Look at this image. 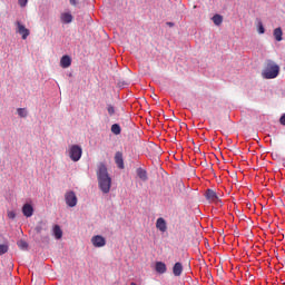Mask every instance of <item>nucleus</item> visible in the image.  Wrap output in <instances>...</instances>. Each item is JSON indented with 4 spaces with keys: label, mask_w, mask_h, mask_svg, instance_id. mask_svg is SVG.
I'll list each match as a JSON object with an SVG mask.
<instances>
[{
    "label": "nucleus",
    "mask_w": 285,
    "mask_h": 285,
    "mask_svg": "<svg viewBox=\"0 0 285 285\" xmlns=\"http://www.w3.org/2000/svg\"><path fill=\"white\" fill-rule=\"evenodd\" d=\"M96 175L98 179V186L101 193L108 195V193H110V188L112 187V178L108 174V167H106V164L100 163L98 165Z\"/></svg>",
    "instance_id": "1"
},
{
    "label": "nucleus",
    "mask_w": 285,
    "mask_h": 285,
    "mask_svg": "<svg viewBox=\"0 0 285 285\" xmlns=\"http://www.w3.org/2000/svg\"><path fill=\"white\" fill-rule=\"evenodd\" d=\"M262 75L264 79H275L279 75V66L273 60H267Z\"/></svg>",
    "instance_id": "2"
},
{
    "label": "nucleus",
    "mask_w": 285,
    "mask_h": 285,
    "mask_svg": "<svg viewBox=\"0 0 285 285\" xmlns=\"http://www.w3.org/2000/svg\"><path fill=\"white\" fill-rule=\"evenodd\" d=\"M82 154H83V150L79 145H73L69 149V157L71 161H79V159H81Z\"/></svg>",
    "instance_id": "3"
},
{
    "label": "nucleus",
    "mask_w": 285,
    "mask_h": 285,
    "mask_svg": "<svg viewBox=\"0 0 285 285\" xmlns=\"http://www.w3.org/2000/svg\"><path fill=\"white\" fill-rule=\"evenodd\" d=\"M65 202L67 204V206H69V208H75V206H77V194H75V191H67L65 194Z\"/></svg>",
    "instance_id": "4"
},
{
    "label": "nucleus",
    "mask_w": 285,
    "mask_h": 285,
    "mask_svg": "<svg viewBox=\"0 0 285 285\" xmlns=\"http://www.w3.org/2000/svg\"><path fill=\"white\" fill-rule=\"evenodd\" d=\"M16 26H17L16 32H18V35H21L23 40H26V39H28V37H30V29L26 28V26H23L21 23V21H17Z\"/></svg>",
    "instance_id": "5"
},
{
    "label": "nucleus",
    "mask_w": 285,
    "mask_h": 285,
    "mask_svg": "<svg viewBox=\"0 0 285 285\" xmlns=\"http://www.w3.org/2000/svg\"><path fill=\"white\" fill-rule=\"evenodd\" d=\"M91 244L95 248H104L106 246V238L101 235H96L91 238Z\"/></svg>",
    "instance_id": "6"
},
{
    "label": "nucleus",
    "mask_w": 285,
    "mask_h": 285,
    "mask_svg": "<svg viewBox=\"0 0 285 285\" xmlns=\"http://www.w3.org/2000/svg\"><path fill=\"white\" fill-rule=\"evenodd\" d=\"M22 214L24 217H32V215H35V207H32L30 204H24L22 206Z\"/></svg>",
    "instance_id": "7"
},
{
    "label": "nucleus",
    "mask_w": 285,
    "mask_h": 285,
    "mask_svg": "<svg viewBox=\"0 0 285 285\" xmlns=\"http://www.w3.org/2000/svg\"><path fill=\"white\" fill-rule=\"evenodd\" d=\"M115 163L120 168V170H124V154L121 151H117L115 155Z\"/></svg>",
    "instance_id": "8"
},
{
    "label": "nucleus",
    "mask_w": 285,
    "mask_h": 285,
    "mask_svg": "<svg viewBox=\"0 0 285 285\" xmlns=\"http://www.w3.org/2000/svg\"><path fill=\"white\" fill-rule=\"evenodd\" d=\"M156 228L158 229V230H160V233H166V230H168V226L166 225V219H164V218H158L157 220H156Z\"/></svg>",
    "instance_id": "9"
},
{
    "label": "nucleus",
    "mask_w": 285,
    "mask_h": 285,
    "mask_svg": "<svg viewBox=\"0 0 285 285\" xmlns=\"http://www.w3.org/2000/svg\"><path fill=\"white\" fill-rule=\"evenodd\" d=\"M205 195L208 202H219V196H217V193L213 189H207Z\"/></svg>",
    "instance_id": "10"
},
{
    "label": "nucleus",
    "mask_w": 285,
    "mask_h": 285,
    "mask_svg": "<svg viewBox=\"0 0 285 285\" xmlns=\"http://www.w3.org/2000/svg\"><path fill=\"white\" fill-rule=\"evenodd\" d=\"M173 273L175 277H181V274L184 273V265L181 263H175Z\"/></svg>",
    "instance_id": "11"
},
{
    "label": "nucleus",
    "mask_w": 285,
    "mask_h": 285,
    "mask_svg": "<svg viewBox=\"0 0 285 285\" xmlns=\"http://www.w3.org/2000/svg\"><path fill=\"white\" fill-rule=\"evenodd\" d=\"M60 66L61 68H70V66H72V59L70 56H62L60 59Z\"/></svg>",
    "instance_id": "12"
},
{
    "label": "nucleus",
    "mask_w": 285,
    "mask_h": 285,
    "mask_svg": "<svg viewBox=\"0 0 285 285\" xmlns=\"http://www.w3.org/2000/svg\"><path fill=\"white\" fill-rule=\"evenodd\" d=\"M60 20L62 23H72V13L70 12L61 13Z\"/></svg>",
    "instance_id": "13"
},
{
    "label": "nucleus",
    "mask_w": 285,
    "mask_h": 285,
    "mask_svg": "<svg viewBox=\"0 0 285 285\" xmlns=\"http://www.w3.org/2000/svg\"><path fill=\"white\" fill-rule=\"evenodd\" d=\"M136 173L141 181H148V173L144 168H138Z\"/></svg>",
    "instance_id": "14"
},
{
    "label": "nucleus",
    "mask_w": 285,
    "mask_h": 285,
    "mask_svg": "<svg viewBox=\"0 0 285 285\" xmlns=\"http://www.w3.org/2000/svg\"><path fill=\"white\" fill-rule=\"evenodd\" d=\"M273 35H274V38H275L276 41H283V39H284L283 38L284 37V31H282L281 27L274 29Z\"/></svg>",
    "instance_id": "15"
},
{
    "label": "nucleus",
    "mask_w": 285,
    "mask_h": 285,
    "mask_svg": "<svg viewBox=\"0 0 285 285\" xmlns=\"http://www.w3.org/2000/svg\"><path fill=\"white\" fill-rule=\"evenodd\" d=\"M167 267L166 264L164 262H157L156 263V273H159L160 275H164V273H166Z\"/></svg>",
    "instance_id": "16"
},
{
    "label": "nucleus",
    "mask_w": 285,
    "mask_h": 285,
    "mask_svg": "<svg viewBox=\"0 0 285 285\" xmlns=\"http://www.w3.org/2000/svg\"><path fill=\"white\" fill-rule=\"evenodd\" d=\"M53 235L57 239H61L63 237V230H61L59 225L53 226Z\"/></svg>",
    "instance_id": "17"
},
{
    "label": "nucleus",
    "mask_w": 285,
    "mask_h": 285,
    "mask_svg": "<svg viewBox=\"0 0 285 285\" xmlns=\"http://www.w3.org/2000/svg\"><path fill=\"white\" fill-rule=\"evenodd\" d=\"M212 21H214L215 26H222L224 18L220 14H215Z\"/></svg>",
    "instance_id": "18"
},
{
    "label": "nucleus",
    "mask_w": 285,
    "mask_h": 285,
    "mask_svg": "<svg viewBox=\"0 0 285 285\" xmlns=\"http://www.w3.org/2000/svg\"><path fill=\"white\" fill-rule=\"evenodd\" d=\"M17 114L22 119H26V117H28V110L26 108H18Z\"/></svg>",
    "instance_id": "19"
},
{
    "label": "nucleus",
    "mask_w": 285,
    "mask_h": 285,
    "mask_svg": "<svg viewBox=\"0 0 285 285\" xmlns=\"http://www.w3.org/2000/svg\"><path fill=\"white\" fill-rule=\"evenodd\" d=\"M111 132L114 135H121V127L118 124L111 126Z\"/></svg>",
    "instance_id": "20"
},
{
    "label": "nucleus",
    "mask_w": 285,
    "mask_h": 285,
    "mask_svg": "<svg viewBox=\"0 0 285 285\" xmlns=\"http://www.w3.org/2000/svg\"><path fill=\"white\" fill-rule=\"evenodd\" d=\"M18 247L20 248V250H28V243L26 240H19Z\"/></svg>",
    "instance_id": "21"
},
{
    "label": "nucleus",
    "mask_w": 285,
    "mask_h": 285,
    "mask_svg": "<svg viewBox=\"0 0 285 285\" xmlns=\"http://www.w3.org/2000/svg\"><path fill=\"white\" fill-rule=\"evenodd\" d=\"M257 32L258 35H264V32H266V29L264 28V23H262V21H258L257 23Z\"/></svg>",
    "instance_id": "22"
},
{
    "label": "nucleus",
    "mask_w": 285,
    "mask_h": 285,
    "mask_svg": "<svg viewBox=\"0 0 285 285\" xmlns=\"http://www.w3.org/2000/svg\"><path fill=\"white\" fill-rule=\"evenodd\" d=\"M107 111H108V115L112 117V115H115V107L112 105H108Z\"/></svg>",
    "instance_id": "23"
},
{
    "label": "nucleus",
    "mask_w": 285,
    "mask_h": 285,
    "mask_svg": "<svg viewBox=\"0 0 285 285\" xmlns=\"http://www.w3.org/2000/svg\"><path fill=\"white\" fill-rule=\"evenodd\" d=\"M8 252V245H0V255H6Z\"/></svg>",
    "instance_id": "24"
},
{
    "label": "nucleus",
    "mask_w": 285,
    "mask_h": 285,
    "mask_svg": "<svg viewBox=\"0 0 285 285\" xmlns=\"http://www.w3.org/2000/svg\"><path fill=\"white\" fill-rule=\"evenodd\" d=\"M18 3L20 8H26V6H28V0H18Z\"/></svg>",
    "instance_id": "25"
},
{
    "label": "nucleus",
    "mask_w": 285,
    "mask_h": 285,
    "mask_svg": "<svg viewBox=\"0 0 285 285\" xmlns=\"http://www.w3.org/2000/svg\"><path fill=\"white\" fill-rule=\"evenodd\" d=\"M7 215H8L9 219H14V217H17V214L14 212H12V210H9L7 213Z\"/></svg>",
    "instance_id": "26"
},
{
    "label": "nucleus",
    "mask_w": 285,
    "mask_h": 285,
    "mask_svg": "<svg viewBox=\"0 0 285 285\" xmlns=\"http://www.w3.org/2000/svg\"><path fill=\"white\" fill-rule=\"evenodd\" d=\"M282 126H285V114L279 119Z\"/></svg>",
    "instance_id": "27"
},
{
    "label": "nucleus",
    "mask_w": 285,
    "mask_h": 285,
    "mask_svg": "<svg viewBox=\"0 0 285 285\" xmlns=\"http://www.w3.org/2000/svg\"><path fill=\"white\" fill-rule=\"evenodd\" d=\"M70 6H77V0H69Z\"/></svg>",
    "instance_id": "28"
},
{
    "label": "nucleus",
    "mask_w": 285,
    "mask_h": 285,
    "mask_svg": "<svg viewBox=\"0 0 285 285\" xmlns=\"http://www.w3.org/2000/svg\"><path fill=\"white\" fill-rule=\"evenodd\" d=\"M37 233H41V227L36 228Z\"/></svg>",
    "instance_id": "29"
},
{
    "label": "nucleus",
    "mask_w": 285,
    "mask_h": 285,
    "mask_svg": "<svg viewBox=\"0 0 285 285\" xmlns=\"http://www.w3.org/2000/svg\"><path fill=\"white\" fill-rule=\"evenodd\" d=\"M168 26H173V22H169Z\"/></svg>",
    "instance_id": "30"
},
{
    "label": "nucleus",
    "mask_w": 285,
    "mask_h": 285,
    "mask_svg": "<svg viewBox=\"0 0 285 285\" xmlns=\"http://www.w3.org/2000/svg\"><path fill=\"white\" fill-rule=\"evenodd\" d=\"M130 285H137L136 283H131Z\"/></svg>",
    "instance_id": "31"
}]
</instances>
